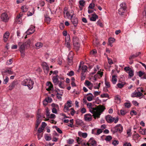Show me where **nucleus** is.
I'll list each match as a JSON object with an SVG mask.
<instances>
[{
    "label": "nucleus",
    "mask_w": 146,
    "mask_h": 146,
    "mask_svg": "<svg viewBox=\"0 0 146 146\" xmlns=\"http://www.w3.org/2000/svg\"><path fill=\"white\" fill-rule=\"evenodd\" d=\"M34 84L33 81L30 78L26 79L24 80L21 83L22 85L27 86L30 90L33 88Z\"/></svg>",
    "instance_id": "f257e3e1"
},
{
    "label": "nucleus",
    "mask_w": 146,
    "mask_h": 146,
    "mask_svg": "<svg viewBox=\"0 0 146 146\" xmlns=\"http://www.w3.org/2000/svg\"><path fill=\"white\" fill-rule=\"evenodd\" d=\"M105 119L106 121L108 123H111L114 121L115 123L117 122L119 119L118 117H117L116 118L115 117H112L109 115L106 116L105 117Z\"/></svg>",
    "instance_id": "f03ea898"
},
{
    "label": "nucleus",
    "mask_w": 146,
    "mask_h": 146,
    "mask_svg": "<svg viewBox=\"0 0 146 146\" xmlns=\"http://www.w3.org/2000/svg\"><path fill=\"white\" fill-rule=\"evenodd\" d=\"M90 108L92 110L94 111V114L92 115L94 117L95 119H96L97 118H99L100 115V113L98 112V106L96 108L91 107Z\"/></svg>",
    "instance_id": "7ed1b4c3"
},
{
    "label": "nucleus",
    "mask_w": 146,
    "mask_h": 146,
    "mask_svg": "<svg viewBox=\"0 0 146 146\" xmlns=\"http://www.w3.org/2000/svg\"><path fill=\"white\" fill-rule=\"evenodd\" d=\"M123 127L120 124H119L117 125L115 127L114 130L113 131L112 130V131L113 134L118 131L119 132V133H121L123 131Z\"/></svg>",
    "instance_id": "20e7f679"
},
{
    "label": "nucleus",
    "mask_w": 146,
    "mask_h": 146,
    "mask_svg": "<svg viewBox=\"0 0 146 146\" xmlns=\"http://www.w3.org/2000/svg\"><path fill=\"white\" fill-rule=\"evenodd\" d=\"M18 45L20 51H25V48L27 47L26 44L20 42L18 43Z\"/></svg>",
    "instance_id": "39448f33"
},
{
    "label": "nucleus",
    "mask_w": 146,
    "mask_h": 146,
    "mask_svg": "<svg viewBox=\"0 0 146 146\" xmlns=\"http://www.w3.org/2000/svg\"><path fill=\"white\" fill-rule=\"evenodd\" d=\"M6 73L10 74H12L14 73L11 70V68H5L2 71V73Z\"/></svg>",
    "instance_id": "423d86ee"
},
{
    "label": "nucleus",
    "mask_w": 146,
    "mask_h": 146,
    "mask_svg": "<svg viewBox=\"0 0 146 146\" xmlns=\"http://www.w3.org/2000/svg\"><path fill=\"white\" fill-rule=\"evenodd\" d=\"M1 18L3 21L5 22H7L9 20L8 16L6 13H3L2 14Z\"/></svg>",
    "instance_id": "0eeeda50"
},
{
    "label": "nucleus",
    "mask_w": 146,
    "mask_h": 146,
    "mask_svg": "<svg viewBox=\"0 0 146 146\" xmlns=\"http://www.w3.org/2000/svg\"><path fill=\"white\" fill-rule=\"evenodd\" d=\"M78 38L76 37H74L73 38V45L75 47L79 48V45L78 41Z\"/></svg>",
    "instance_id": "6e6552de"
},
{
    "label": "nucleus",
    "mask_w": 146,
    "mask_h": 146,
    "mask_svg": "<svg viewBox=\"0 0 146 146\" xmlns=\"http://www.w3.org/2000/svg\"><path fill=\"white\" fill-rule=\"evenodd\" d=\"M35 27L32 25L31 28L28 29L26 32V33L27 35H30L32 34L35 31Z\"/></svg>",
    "instance_id": "1a4fd4ad"
},
{
    "label": "nucleus",
    "mask_w": 146,
    "mask_h": 146,
    "mask_svg": "<svg viewBox=\"0 0 146 146\" xmlns=\"http://www.w3.org/2000/svg\"><path fill=\"white\" fill-rule=\"evenodd\" d=\"M73 15L71 16V21L74 27L77 26L78 23V20L77 18H73Z\"/></svg>",
    "instance_id": "9d476101"
},
{
    "label": "nucleus",
    "mask_w": 146,
    "mask_h": 146,
    "mask_svg": "<svg viewBox=\"0 0 146 146\" xmlns=\"http://www.w3.org/2000/svg\"><path fill=\"white\" fill-rule=\"evenodd\" d=\"M58 75H56V76H54L52 78L53 82L54 85H56L58 84L59 80L58 79Z\"/></svg>",
    "instance_id": "9b49d317"
},
{
    "label": "nucleus",
    "mask_w": 146,
    "mask_h": 146,
    "mask_svg": "<svg viewBox=\"0 0 146 146\" xmlns=\"http://www.w3.org/2000/svg\"><path fill=\"white\" fill-rule=\"evenodd\" d=\"M92 16L90 19V20L91 21H96V19L98 18V16L95 13H94V14H92Z\"/></svg>",
    "instance_id": "f8f14e48"
},
{
    "label": "nucleus",
    "mask_w": 146,
    "mask_h": 146,
    "mask_svg": "<svg viewBox=\"0 0 146 146\" xmlns=\"http://www.w3.org/2000/svg\"><path fill=\"white\" fill-rule=\"evenodd\" d=\"M98 112L100 113L101 114L106 108L104 106L100 105L98 106Z\"/></svg>",
    "instance_id": "ddd939ff"
},
{
    "label": "nucleus",
    "mask_w": 146,
    "mask_h": 146,
    "mask_svg": "<svg viewBox=\"0 0 146 146\" xmlns=\"http://www.w3.org/2000/svg\"><path fill=\"white\" fill-rule=\"evenodd\" d=\"M89 142L90 143L91 145L93 146H96L97 145L96 141L94 140V139L92 137L91 138L89 141Z\"/></svg>",
    "instance_id": "4468645a"
},
{
    "label": "nucleus",
    "mask_w": 146,
    "mask_h": 146,
    "mask_svg": "<svg viewBox=\"0 0 146 146\" xmlns=\"http://www.w3.org/2000/svg\"><path fill=\"white\" fill-rule=\"evenodd\" d=\"M126 9L120 8L118 10V13L120 15H123Z\"/></svg>",
    "instance_id": "2eb2a0df"
},
{
    "label": "nucleus",
    "mask_w": 146,
    "mask_h": 146,
    "mask_svg": "<svg viewBox=\"0 0 146 146\" xmlns=\"http://www.w3.org/2000/svg\"><path fill=\"white\" fill-rule=\"evenodd\" d=\"M115 39L113 38H110L108 39L109 45L112 47L113 46L112 44L114 42Z\"/></svg>",
    "instance_id": "dca6fc26"
},
{
    "label": "nucleus",
    "mask_w": 146,
    "mask_h": 146,
    "mask_svg": "<svg viewBox=\"0 0 146 146\" xmlns=\"http://www.w3.org/2000/svg\"><path fill=\"white\" fill-rule=\"evenodd\" d=\"M17 82L14 81L9 86V90H12L15 87V86L16 85Z\"/></svg>",
    "instance_id": "f3484780"
},
{
    "label": "nucleus",
    "mask_w": 146,
    "mask_h": 146,
    "mask_svg": "<svg viewBox=\"0 0 146 146\" xmlns=\"http://www.w3.org/2000/svg\"><path fill=\"white\" fill-rule=\"evenodd\" d=\"M115 100L116 101V102L117 104L120 103L121 100L120 96L118 95H117L115 96Z\"/></svg>",
    "instance_id": "a211bd4d"
},
{
    "label": "nucleus",
    "mask_w": 146,
    "mask_h": 146,
    "mask_svg": "<svg viewBox=\"0 0 146 146\" xmlns=\"http://www.w3.org/2000/svg\"><path fill=\"white\" fill-rule=\"evenodd\" d=\"M51 18L48 16V15H46L45 16V22L48 24L50 23L51 21Z\"/></svg>",
    "instance_id": "6ab92c4d"
},
{
    "label": "nucleus",
    "mask_w": 146,
    "mask_h": 146,
    "mask_svg": "<svg viewBox=\"0 0 146 146\" xmlns=\"http://www.w3.org/2000/svg\"><path fill=\"white\" fill-rule=\"evenodd\" d=\"M59 83H58V86L60 88L64 89L65 88L64 85V81H59Z\"/></svg>",
    "instance_id": "aec40b11"
},
{
    "label": "nucleus",
    "mask_w": 146,
    "mask_h": 146,
    "mask_svg": "<svg viewBox=\"0 0 146 146\" xmlns=\"http://www.w3.org/2000/svg\"><path fill=\"white\" fill-rule=\"evenodd\" d=\"M70 55H69L68 58V62L70 65H72V56L70 57Z\"/></svg>",
    "instance_id": "412c9836"
},
{
    "label": "nucleus",
    "mask_w": 146,
    "mask_h": 146,
    "mask_svg": "<svg viewBox=\"0 0 146 146\" xmlns=\"http://www.w3.org/2000/svg\"><path fill=\"white\" fill-rule=\"evenodd\" d=\"M117 77V76L115 75H114L112 76V80L113 84H115L116 83L117 80L116 78Z\"/></svg>",
    "instance_id": "4be33fe9"
},
{
    "label": "nucleus",
    "mask_w": 146,
    "mask_h": 146,
    "mask_svg": "<svg viewBox=\"0 0 146 146\" xmlns=\"http://www.w3.org/2000/svg\"><path fill=\"white\" fill-rule=\"evenodd\" d=\"M9 35V34L8 33H6L4 34L3 38L5 42H6L7 41Z\"/></svg>",
    "instance_id": "5701e85b"
},
{
    "label": "nucleus",
    "mask_w": 146,
    "mask_h": 146,
    "mask_svg": "<svg viewBox=\"0 0 146 146\" xmlns=\"http://www.w3.org/2000/svg\"><path fill=\"white\" fill-rule=\"evenodd\" d=\"M41 121V119H39V117H38V119H37L36 120V123L35 124V127L36 128H37L38 127Z\"/></svg>",
    "instance_id": "b1692460"
},
{
    "label": "nucleus",
    "mask_w": 146,
    "mask_h": 146,
    "mask_svg": "<svg viewBox=\"0 0 146 146\" xmlns=\"http://www.w3.org/2000/svg\"><path fill=\"white\" fill-rule=\"evenodd\" d=\"M35 46H36L37 49H39L42 46L43 44L41 42H38L36 43Z\"/></svg>",
    "instance_id": "393cba45"
},
{
    "label": "nucleus",
    "mask_w": 146,
    "mask_h": 146,
    "mask_svg": "<svg viewBox=\"0 0 146 146\" xmlns=\"http://www.w3.org/2000/svg\"><path fill=\"white\" fill-rule=\"evenodd\" d=\"M76 141L79 144H80L83 142L84 140L82 139V138L77 137Z\"/></svg>",
    "instance_id": "a878e982"
},
{
    "label": "nucleus",
    "mask_w": 146,
    "mask_h": 146,
    "mask_svg": "<svg viewBox=\"0 0 146 146\" xmlns=\"http://www.w3.org/2000/svg\"><path fill=\"white\" fill-rule=\"evenodd\" d=\"M85 120L86 121H90L92 120V117H89L88 116L85 115L84 116Z\"/></svg>",
    "instance_id": "bb28decb"
},
{
    "label": "nucleus",
    "mask_w": 146,
    "mask_h": 146,
    "mask_svg": "<svg viewBox=\"0 0 146 146\" xmlns=\"http://www.w3.org/2000/svg\"><path fill=\"white\" fill-rule=\"evenodd\" d=\"M21 9L22 10L23 12H25L27 11L28 9L27 6H22L21 7Z\"/></svg>",
    "instance_id": "cd10ccee"
},
{
    "label": "nucleus",
    "mask_w": 146,
    "mask_h": 146,
    "mask_svg": "<svg viewBox=\"0 0 146 146\" xmlns=\"http://www.w3.org/2000/svg\"><path fill=\"white\" fill-rule=\"evenodd\" d=\"M140 129L141 130H140V129L139 130V132L142 135H145V131H146V129H141V127H140Z\"/></svg>",
    "instance_id": "c85d7f7f"
},
{
    "label": "nucleus",
    "mask_w": 146,
    "mask_h": 146,
    "mask_svg": "<svg viewBox=\"0 0 146 146\" xmlns=\"http://www.w3.org/2000/svg\"><path fill=\"white\" fill-rule=\"evenodd\" d=\"M139 89H140V88H137V91H138V92H137V98L140 97L142 95H143V96L145 97L143 95V94L140 92V91L139 90Z\"/></svg>",
    "instance_id": "c756f323"
},
{
    "label": "nucleus",
    "mask_w": 146,
    "mask_h": 146,
    "mask_svg": "<svg viewBox=\"0 0 146 146\" xmlns=\"http://www.w3.org/2000/svg\"><path fill=\"white\" fill-rule=\"evenodd\" d=\"M52 127L53 128H55L58 132L59 133L61 134L62 133V131L57 126H54Z\"/></svg>",
    "instance_id": "7c9ffc66"
},
{
    "label": "nucleus",
    "mask_w": 146,
    "mask_h": 146,
    "mask_svg": "<svg viewBox=\"0 0 146 146\" xmlns=\"http://www.w3.org/2000/svg\"><path fill=\"white\" fill-rule=\"evenodd\" d=\"M83 123V121L81 120L77 119L76 120V124L77 125H80Z\"/></svg>",
    "instance_id": "2f4dec72"
},
{
    "label": "nucleus",
    "mask_w": 146,
    "mask_h": 146,
    "mask_svg": "<svg viewBox=\"0 0 146 146\" xmlns=\"http://www.w3.org/2000/svg\"><path fill=\"white\" fill-rule=\"evenodd\" d=\"M87 67L86 66H83L82 68V73H84L85 72L87 69Z\"/></svg>",
    "instance_id": "473e14b6"
},
{
    "label": "nucleus",
    "mask_w": 146,
    "mask_h": 146,
    "mask_svg": "<svg viewBox=\"0 0 146 146\" xmlns=\"http://www.w3.org/2000/svg\"><path fill=\"white\" fill-rule=\"evenodd\" d=\"M44 65V66H45V70L46 71V72L48 73V71L49 70V67L48 65H47V64L46 63H44L43 64Z\"/></svg>",
    "instance_id": "72a5a7b5"
},
{
    "label": "nucleus",
    "mask_w": 146,
    "mask_h": 146,
    "mask_svg": "<svg viewBox=\"0 0 146 146\" xmlns=\"http://www.w3.org/2000/svg\"><path fill=\"white\" fill-rule=\"evenodd\" d=\"M105 82L107 88H109L110 87V82L107 81L106 79V78L105 79Z\"/></svg>",
    "instance_id": "f704fd0d"
},
{
    "label": "nucleus",
    "mask_w": 146,
    "mask_h": 146,
    "mask_svg": "<svg viewBox=\"0 0 146 146\" xmlns=\"http://www.w3.org/2000/svg\"><path fill=\"white\" fill-rule=\"evenodd\" d=\"M95 7V4L94 3H92L89 5L88 8L91 9H94V7Z\"/></svg>",
    "instance_id": "c9c22d12"
},
{
    "label": "nucleus",
    "mask_w": 146,
    "mask_h": 146,
    "mask_svg": "<svg viewBox=\"0 0 146 146\" xmlns=\"http://www.w3.org/2000/svg\"><path fill=\"white\" fill-rule=\"evenodd\" d=\"M23 43L26 44V46L27 47H29L31 44L30 40L29 39L25 42Z\"/></svg>",
    "instance_id": "e433bc0d"
},
{
    "label": "nucleus",
    "mask_w": 146,
    "mask_h": 146,
    "mask_svg": "<svg viewBox=\"0 0 146 146\" xmlns=\"http://www.w3.org/2000/svg\"><path fill=\"white\" fill-rule=\"evenodd\" d=\"M102 98H108L109 97V95L108 94H102L100 96Z\"/></svg>",
    "instance_id": "4c0bfd02"
},
{
    "label": "nucleus",
    "mask_w": 146,
    "mask_h": 146,
    "mask_svg": "<svg viewBox=\"0 0 146 146\" xmlns=\"http://www.w3.org/2000/svg\"><path fill=\"white\" fill-rule=\"evenodd\" d=\"M120 8H123V9H126V4L125 3H122L120 5Z\"/></svg>",
    "instance_id": "58836bf2"
},
{
    "label": "nucleus",
    "mask_w": 146,
    "mask_h": 146,
    "mask_svg": "<svg viewBox=\"0 0 146 146\" xmlns=\"http://www.w3.org/2000/svg\"><path fill=\"white\" fill-rule=\"evenodd\" d=\"M45 139L47 141H48L51 139V137L50 136L47 135V134H46L44 137Z\"/></svg>",
    "instance_id": "ea45409f"
},
{
    "label": "nucleus",
    "mask_w": 146,
    "mask_h": 146,
    "mask_svg": "<svg viewBox=\"0 0 146 146\" xmlns=\"http://www.w3.org/2000/svg\"><path fill=\"white\" fill-rule=\"evenodd\" d=\"M137 92L135 91L133 92L131 94V96L132 98L137 97Z\"/></svg>",
    "instance_id": "a19ab883"
},
{
    "label": "nucleus",
    "mask_w": 146,
    "mask_h": 146,
    "mask_svg": "<svg viewBox=\"0 0 146 146\" xmlns=\"http://www.w3.org/2000/svg\"><path fill=\"white\" fill-rule=\"evenodd\" d=\"M133 73V70L131 69L129 71L128 74L129 76L131 77L133 76L134 75Z\"/></svg>",
    "instance_id": "79ce46f5"
},
{
    "label": "nucleus",
    "mask_w": 146,
    "mask_h": 146,
    "mask_svg": "<svg viewBox=\"0 0 146 146\" xmlns=\"http://www.w3.org/2000/svg\"><path fill=\"white\" fill-rule=\"evenodd\" d=\"M112 139V137L110 135H108L107 136L105 139V140L106 141H110Z\"/></svg>",
    "instance_id": "37998d69"
},
{
    "label": "nucleus",
    "mask_w": 146,
    "mask_h": 146,
    "mask_svg": "<svg viewBox=\"0 0 146 146\" xmlns=\"http://www.w3.org/2000/svg\"><path fill=\"white\" fill-rule=\"evenodd\" d=\"M64 110L65 112H67L68 111H69L70 110V109H69V108L66 106V104L64 106Z\"/></svg>",
    "instance_id": "c03bdc74"
},
{
    "label": "nucleus",
    "mask_w": 146,
    "mask_h": 146,
    "mask_svg": "<svg viewBox=\"0 0 146 146\" xmlns=\"http://www.w3.org/2000/svg\"><path fill=\"white\" fill-rule=\"evenodd\" d=\"M9 78L8 76H6L5 77V78L4 79L3 84H7Z\"/></svg>",
    "instance_id": "a18cd8bd"
},
{
    "label": "nucleus",
    "mask_w": 146,
    "mask_h": 146,
    "mask_svg": "<svg viewBox=\"0 0 146 146\" xmlns=\"http://www.w3.org/2000/svg\"><path fill=\"white\" fill-rule=\"evenodd\" d=\"M85 2L84 0H80L79 1V4L82 7H84Z\"/></svg>",
    "instance_id": "49530a36"
},
{
    "label": "nucleus",
    "mask_w": 146,
    "mask_h": 146,
    "mask_svg": "<svg viewBox=\"0 0 146 146\" xmlns=\"http://www.w3.org/2000/svg\"><path fill=\"white\" fill-rule=\"evenodd\" d=\"M139 74L138 76H139L141 77L144 74H145V72H142L141 71H140L138 72Z\"/></svg>",
    "instance_id": "de8ad7c7"
},
{
    "label": "nucleus",
    "mask_w": 146,
    "mask_h": 146,
    "mask_svg": "<svg viewBox=\"0 0 146 146\" xmlns=\"http://www.w3.org/2000/svg\"><path fill=\"white\" fill-rule=\"evenodd\" d=\"M107 58L108 59L109 64L111 65L113 64V62L112 61V60L111 59L109 58L108 57H107Z\"/></svg>",
    "instance_id": "09e8293b"
},
{
    "label": "nucleus",
    "mask_w": 146,
    "mask_h": 146,
    "mask_svg": "<svg viewBox=\"0 0 146 146\" xmlns=\"http://www.w3.org/2000/svg\"><path fill=\"white\" fill-rule=\"evenodd\" d=\"M124 86V84H123L122 83H119L117 84V86L118 88H123Z\"/></svg>",
    "instance_id": "8fccbe9b"
},
{
    "label": "nucleus",
    "mask_w": 146,
    "mask_h": 146,
    "mask_svg": "<svg viewBox=\"0 0 146 146\" xmlns=\"http://www.w3.org/2000/svg\"><path fill=\"white\" fill-rule=\"evenodd\" d=\"M125 106L127 108H129L131 106V104L130 103L126 102L124 104Z\"/></svg>",
    "instance_id": "3c124183"
},
{
    "label": "nucleus",
    "mask_w": 146,
    "mask_h": 146,
    "mask_svg": "<svg viewBox=\"0 0 146 146\" xmlns=\"http://www.w3.org/2000/svg\"><path fill=\"white\" fill-rule=\"evenodd\" d=\"M74 140L73 139H69L67 141V143L69 144H72L74 142Z\"/></svg>",
    "instance_id": "603ef678"
},
{
    "label": "nucleus",
    "mask_w": 146,
    "mask_h": 146,
    "mask_svg": "<svg viewBox=\"0 0 146 146\" xmlns=\"http://www.w3.org/2000/svg\"><path fill=\"white\" fill-rule=\"evenodd\" d=\"M43 135V133H37L38 138V140H39L40 139L41 137H42Z\"/></svg>",
    "instance_id": "864d4df0"
},
{
    "label": "nucleus",
    "mask_w": 146,
    "mask_h": 146,
    "mask_svg": "<svg viewBox=\"0 0 146 146\" xmlns=\"http://www.w3.org/2000/svg\"><path fill=\"white\" fill-rule=\"evenodd\" d=\"M13 60L12 59H10L9 60L7 61L6 62V65H9L12 64Z\"/></svg>",
    "instance_id": "5fc2aeb1"
},
{
    "label": "nucleus",
    "mask_w": 146,
    "mask_h": 146,
    "mask_svg": "<svg viewBox=\"0 0 146 146\" xmlns=\"http://www.w3.org/2000/svg\"><path fill=\"white\" fill-rule=\"evenodd\" d=\"M51 106L53 108H58L59 106L58 105L56 104H55L54 103H53L51 104Z\"/></svg>",
    "instance_id": "6e6d98bb"
},
{
    "label": "nucleus",
    "mask_w": 146,
    "mask_h": 146,
    "mask_svg": "<svg viewBox=\"0 0 146 146\" xmlns=\"http://www.w3.org/2000/svg\"><path fill=\"white\" fill-rule=\"evenodd\" d=\"M48 102L47 101V98H45L44 100L43 101V104L44 106H46L48 104Z\"/></svg>",
    "instance_id": "4d7b16f0"
},
{
    "label": "nucleus",
    "mask_w": 146,
    "mask_h": 146,
    "mask_svg": "<svg viewBox=\"0 0 146 146\" xmlns=\"http://www.w3.org/2000/svg\"><path fill=\"white\" fill-rule=\"evenodd\" d=\"M137 57V56L135 54H133L132 55L130 56L129 58V59L131 60L132 59H134Z\"/></svg>",
    "instance_id": "13d9d810"
},
{
    "label": "nucleus",
    "mask_w": 146,
    "mask_h": 146,
    "mask_svg": "<svg viewBox=\"0 0 146 146\" xmlns=\"http://www.w3.org/2000/svg\"><path fill=\"white\" fill-rule=\"evenodd\" d=\"M85 75L84 73H81V80H84L85 79Z\"/></svg>",
    "instance_id": "bf43d9fd"
},
{
    "label": "nucleus",
    "mask_w": 146,
    "mask_h": 146,
    "mask_svg": "<svg viewBox=\"0 0 146 146\" xmlns=\"http://www.w3.org/2000/svg\"><path fill=\"white\" fill-rule=\"evenodd\" d=\"M46 115L47 117H49L50 116V113L49 112V110L47 108L46 110Z\"/></svg>",
    "instance_id": "052dcab7"
},
{
    "label": "nucleus",
    "mask_w": 146,
    "mask_h": 146,
    "mask_svg": "<svg viewBox=\"0 0 146 146\" xmlns=\"http://www.w3.org/2000/svg\"><path fill=\"white\" fill-rule=\"evenodd\" d=\"M119 143V141L117 140H115L112 142V144L114 146H116Z\"/></svg>",
    "instance_id": "680f3d73"
},
{
    "label": "nucleus",
    "mask_w": 146,
    "mask_h": 146,
    "mask_svg": "<svg viewBox=\"0 0 146 146\" xmlns=\"http://www.w3.org/2000/svg\"><path fill=\"white\" fill-rule=\"evenodd\" d=\"M46 125V124L45 122H42L41 125V127L44 129Z\"/></svg>",
    "instance_id": "e2e57ef3"
},
{
    "label": "nucleus",
    "mask_w": 146,
    "mask_h": 146,
    "mask_svg": "<svg viewBox=\"0 0 146 146\" xmlns=\"http://www.w3.org/2000/svg\"><path fill=\"white\" fill-rule=\"evenodd\" d=\"M74 72L72 71H70L67 74V75L69 76H72L74 75Z\"/></svg>",
    "instance_id": "0e129e2a"
},
{
    "label": "nucleus",
    "mask_w": 146,
    "mask_h": 146,
    "mask_svg": "<svg viewBox=\"0 0 146 146\" xmlns=\"http://www.w3.org/2000/svg\"><path fill=\"white\" fill-rule=\"evenodd\" d=\"M102 132V129H99L97 130V133L96 134V135H99Z\"/></svg>",
    "instance_id": "69168bd1"
},
{
    "label": "nucleus",
    "mask_w": 146,
    "mask_h": 146,
    "mask_svg": "<svg viewBox=\"0 0 146 146\" xmlns=\"http://www.w3.org/2000/svg\"><path fill=\"white\" fill-rule=\"evenodd\" d=\"M44 129L40 127L38 130L37 133H41L43 131Z\"/></svg>",
    "instance_id": "338daca9"
},
{
    "label": "nucleus",
    "mask_w": 146,
    "mask_h": 146,
    "mask_svg": "<svg viewBox=\"0 0 146 146\" xmlns=\"http://www.w3.org/2000/svg\"><path fill=\"white\" fill-rule=\"evenodd\" d=\"M132 103L135 106H139V103L136 101H133L132 102Z\"/></svg>",
    "instance_id": "774afa93"
}]
</instances>
